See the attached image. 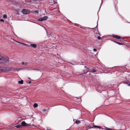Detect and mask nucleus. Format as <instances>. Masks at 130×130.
Masks as SVG:
<instances>
[{
  "label": "nucleus",
  "mask_w": 130,
  "mask_h": 130,
  "mask_svg": "<svg viewBox=\"0 0 130 130\" xmlns=\"http://www.w3.org/2000/svg\"><path fill=\"white\" fill-rule=\"evenodd\" d=\"M9 58L8 57L4 58L3 56L0 54V65L2 63L8 62Z\"/></svg>",
  "instance_id": "obj_1"
},
{
  "label": "nucleus",
  "mask_w": 130,
  "mask_h": 130,
  "mask_svg": "<svg viewBox=\"0 0 130 130\" xmlns=\"http://www.w3.org/2000/svg\"><path fill=\"white\" fill-rule=\"evenodd\" d=\"M7 71H16L17 70V69H15L14 68L12 67H7Z\"/></svg>",
  "instance_id": "obj_2"
},
{
  "label": "nucleus",
  "mask_w": 130,
  "mask_h": 130,
  "mask_svg": "<svg viewBox=\"0 0 130 130\" xmlns=\"http://www.w3.org/2000/svg\"><path fill=\"white\" fill-rule=\"evenodd\" d=\"M29 10L26 9H23L22 10V12L25 14H27L29 13Z\"/></svg>",
  "instance_id": "obj_3"
},
{
  "label": "nucleus",
  "mask_w": 130,
  "mask_h": 130,
  "mask_svg": "<svg viewBox=\"0 0 130 130\" xmlns=\"http://www.w3.org/2000/svg\"><path fill=\"white\" fill-rule=\"evenodd\" d=\"M47 19V17L46 16H45L43 18L39 19L38 21H45Z\"/></svg>",
  "instance_id": "obj_4"
},
{
  "label": "nucleus",
  "mask_w": 130,
  "mask_h": 130,
  "mask_svg": "<svg viewBox=\"0 0 130 130\" xmlns=\"http://www.w3.org/2000/svg\"><path fill=\"white\" fill-rule=\"evenodd\" d=\"M88 127L89 128H102L101 127H100V126H95V125L93 126H92V127L91 126H88Z\"/></svg>",
  "instance_id": "obj_5"
},
{
  "label": "nucleus",
  "mask_w": 130,
  "mask_h": 130,
  "mask_svg": "<svg viewBox=\"0 0 130 130\" xmlns=\"http://www.w3.org/2000/svg\"><path fill=\"white\" fill-rule=\"evenodd\" d=\"M21 125L22 126H27V124L24 121H23L22 122Z\"/></svg>",
  "instance_id": "obj_6"
},
{
  "label": "nucleus",
  "mask_w": 130,
  "mask_h": 130,
  "mask_svg": "<svg viewBox=\"0 0 130 130\" xmlns=\"http://www.w3.org/2000/svg\"><path fill=\"white\" fill-rule=\"evenodd\" d=\"M113 37L117 39H121V37L119 36L116 35H113Z\"/></svg>",
  "instance_id": "obj_7"
},
{
  "label": "nucleus",
  "mask_w": 130,
  "mask_h": 130,
  "mask_svg": "<svg viewBox=\"0 0 130 130\" xmlns=\"http://www.w3.org/2000/svg\"><path fill=\"white\" fill-rule=\"evenodd\" d=\"M7 67H4L2 68V70L4 72L7 71Z\"/></svg>",
  "instance_id": "obj_8"
},
{
  "label": "nucleus",
  "mask_w": 130,
  "mask_h": 130,
  "mask_svg": "<svg viewBox=\"0 0 130 130\" xmlns=\"http://www.w3.org/2000/svg\"><path fill=\"white\" fill-rule=\"evenodd\" d=\"M21 64L22 65L25 66L28 63L26 62L23 61L22 62Z\"/></svg>",
  "instance_id": "obj_9"
},
{
  "label": "nucleus",
  "mask_w": 130,
  "mask_h": 130,
  "mask_svg": "<svg viewBox=\"0 0 130 130\" xmlns=\"http://www.w3.org/2000/svg\"><path fill=\"white\" fill-rule=\"evenodd\" d=\"M31 46H32L34 48H36L37 47V45L34 44H31L30 45Z\"/></svg>",
  "instance_id": "obj_10"
},
{
  "label": "nucleus",
  "mask_w": 130,
  "mask_h": 130,
  "mask_svg": "<svg viewBox=\"0 0 130 130\" xmlns=\"http://www.w3.org/2000/svg\"><path fill=\"white\" fill-rule=\"evenodd\" d=\"M75 123L77 124H78L80 123V121L78 120H76Z\"/></svg>",
  "instance_id": "obj_11"
},
{
  "label": "nucleus",
  "mask_w": 130,
  "mask_h": 130,
  "mask_svg": "<svg viewBox=\"0 0 130 130\" xmlns=\"http://www.w3.org/2000/svg\"><path fill=\"white\" fill-rule=\"evenodd\" d=\"M38 105L37 103H35L34 104L33 106L34 108H36L38 106Z\"/></svg>",
  "instance_id": "obj_12"
},
{
  "label": "nucleus",
  "mask_w": 130,
  "mask_h": 130,
  "mask_svg": "<svg viewBox=\"0 0 130 130\" xmlns=\"http://www.w3.org/2000/svg\"><path fill=\"white\" fill-rule=\"evenodd\" d=\"M18 83L19 84H22L23 83V80H21L19 81Z\"/></svg>",
  "instance_id": "obj_13"
},
{
  "label": "nucleus",
  "mask_w": 130,
  "mask_h": 130,
  "mask_svg": "<svg viewBox=\"0 0 130 130\" xmlns=\"http://www.w3.org/2000/svg\"><path fill=\"white\" fill-rule=\"evenodd\" d=\"M21 127V126L20 125H17L15 126L16 127H17V128H20Z\"/></svg>",
  "instance_id": "obj_14"
},
{
  "label": "nucleus",
  "mask_w": 130,
  "mask_h": 130,
  "mask_svg": "<svg viewBox=\"0 0 130 130\" xmlns=\"http://www.w3.org/2000/svg\"><path fill=\"white\" fill-rule=\"evenodd\" d=\"M91 72H96V70L94 69H93Z\"/></svg>",
  "instance_id": "obj_15"
},
{
  "label": "nucleus",
  "mask_w": 130,
  "mask_h": 130,
  "mask_svg": "<svg viewBox=\"0 0 130 130\" xmlns=\"http://www.w3.org/2000/svg\"><path fill=\"white\" fill-rule=\"evenodd\" d=\"M7 18V15L5 14L3 16V18L4 19L6 18Z\"/></svg>",
  "instance_id": "obj_16"
},
{
  "label": "nucleus",
  "mask_w": 130,
  "mask_h": 130,
  "mask_svg": "<svg viewBox=\"0 0 130 130\" xmlns=\"http://www.w3.org/2000/svg\"><path fill=\"white\" fill-rule=\"evenodd\" d=\"M116 43L118 44L119 45H123V44L122 43H120L119 42H116Z\"/></svg>",
  "instance_id": "obj_17"
},
{
  "label": "nucleus",
  "mask_w": 130,
  "mask_h": 130,
  "mask_svg": "<svg viewBox=\"0 0 130 130\" xmlns=\"http://www.w3.org/2000/svg\"><path fill=\"white\" fill-rule=\"evenodd\" d=\"M27 69H28V70H30L34 69H32V68H28Z\"/></svg>",
  "instance_id": "obj_18"
},
{
  "label": "nucleus",
  "mask_w": 130,
  "mask_h": 130,
  "mask_svg": "<svg viewBox=\"0 0 130 130\" xmlns=\"http://www.w3.org/2000/svg\"><path fill=\"white\" fill-rule=\"evenodd\" d=\"M106 129L108 130H112V129L109 128H106Z\"/></svg>",
  "instance_id": "obj_19"
},
{
  "label": "nucleus",
  "mask_w": 130,
  "mask_h": 130,
  "mask_svg": "<svg viewBox=\"0 0 130 130\" xmlns=\"http://www.w3.org/2000/svg\"><path fill=\"white\" fill-rule=\"evenodd\" d=\"M0 21H2V22H4V21L2 19H1L0 20Z\"/></svg>",
  "instance_id": "obj_20"
},
{
  "label": "nucleus",
  "mask_w": 130,
  "mask_h": 130,
  "mask_svg": "<svg viewBox=\"0 0 130 130\" xmlns=\"http://www.w3.org/2000/svg\"><path fill=\"white\" fill-rule=\"evenodd\" d=\"M34 12L36 13H38V11H34Z\"/></svg>",
  "instance_id": "obj_21"
},
{
  "label": "nucleus",
  "mask_w": 130,
  "mask_h": 130,
  "mask_svg": "<svg viewBox=\"0 0 130 130\" xmlns=\"http://www.w3.org/2000/svg\"><path fill=\"white\" fill-rule=\"evenodd\" d=\"M97 38L99 39H101V38L99 36H98Z\"/></svg>",
  "instance_id": "obj_22"
},
{
  "label": "nucleus",
  "mask_w": 130,
  "mask_h": 130,
  "mask_svg": "<svg viewBox=\"0 0 130 130\" xmlns=\"http://www.w3.org/2000/svg\"><path fill=\"white\" fill-rule=\"evenodd\" d=\"M93 51L94 52H95L96 51V49H93Z\"/></svg>",
  "instance_id": "obj_23"
},
{
  "label": "nucleus",
  "mask_w": 130,
  "mask_h": 130,
  "mask_svg": "<svg viewBox=\"0 0 130 130\" xmlns=\"http://www.w3.org/2000/svg\"><path fill=\"white\" fill-rule=\"evenodd\" d=\"M28 83L29 84H30L31 83V82L30 81H29Z\"/></svg>",
  "instance_id": "obj_24"
},
{
  "label": "nucleus",
  "mask_w": 130,
  "mask_h": 130,
  "mask_svg": "<svg viewBox=\"0 0 130 130\" xmlns=\"http://www.w3.org/2000/svg\"><path fill=\"white\" fill-rule=\"evenodd\" d=\"M128 85L129 86H130V83L128 84Z\"/></svg>",
  "instance_id": "obj_25"
},
{
  "label": "nucleus",
  "mask_w": 130,
  "mask_h": 130,
  "mask_svg": "<svg viewBox=\"0 0 130 130\" xmlns=\"http://www.w3.org/2000/svg\"><path fill=\"white\" fill-rule=\"evenodd\" d=\"M47 130H51L50 129H47Z\"/></svg>",
  "instance_id": "obj_26"
}]
</instances>
